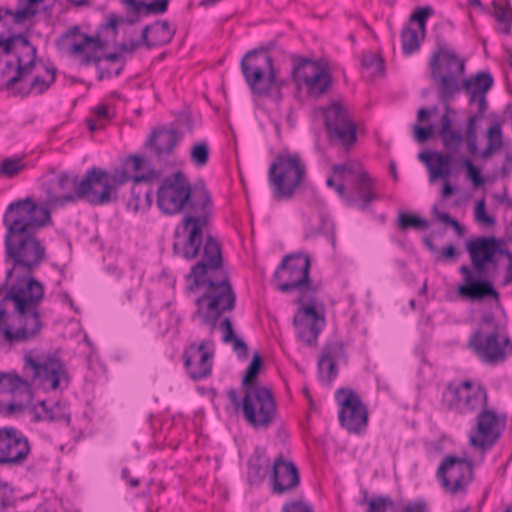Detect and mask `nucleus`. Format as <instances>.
I'll use <instances>...</instances> for the list:
<instances>
[{
    "label": "nucleus",
    "mask_w": 512,
    "mask_h": 512,
    "mask_svg": "<svg viewBox=\"0 0 512 512\" xmlns=\"http://www.w3.org/2000/svg\"><path fill=\"white\" fill-rule=\"evenodd\" d=\"M43 0H18L19 8L14 14V23L21 24L37 13V5Z\"/></svg>",
    "instance_id": "nucleus-42"
},
{
    "label": "nucleus",
    "mask_w": 512,
    "mask_h": 512,
    "mask_svg": "<svg viewBox=\"0 0 512 512\" xmlns=\"http://www.w3.org/2000/svg\"><path fill=\"white\" fill-rule=\"evenodd\" d=\"M505 427L506 416L497 414L485 406L479 409L475 431L470 435L469 442L481 451L491 449L502 436Z\"/></svg>",
    "instance_id": "nucleus-17"
},
{
    "label": "nucleus",
    "mask_w": 512,
    "mask_h": 512,
    "mask_svg": "<svg viewBox=\"0 0 512 512\" xmlns=\"http://www.w3.org/2000/svg\"><path fill=\"white\" fill-rule=\"evenodd\" d=\"M291 60L293 63L291 73L297 85H304V83L321 68V65L317 61L309 58L293 55Z\"/></svg>",
    "instance_id": "nucleus-32"
},
{
    "label": "nucleus",
    "mask_w": 512,
    "mask_h": 512,
    "mask_svg": "<svg viewBox=\"0 0 512 512\" xmlns=\"http://www.w3.org/2000/svg\"><path fill=\"white\" fill-rule=\"evenodd\" d=\"M269 470L270 463L265 456L257 455L248 461V477L250 482L262 481Z\"/></svg>",
    "instance_id": "nucleus-38"
},
{
    "label": "nucleus",
    "mask_w": 512,
    "mask_h": 512,
    "mask_svg": "<svg viewBox=\"0 0 512 512\" xmlns=\"http://www.w3.org/2000/svg\"><path fill=\"white\" fill-rule=\"evenodd\" d=\"M93 117L86 120L87 127L91 132L105 128L112 116L106 104H99L92 109Z\"/></svg>",
    "instance_id": "nucleus-39"
},
{
    "label": "nucleus",
    "mask_w": 512,
    "mask_h": 512,
    "mask_svg": "<svg viewBox=\"0 0 512 512\" xmlns=\"http://www.w3.org/2000/svg\"><path fill=\"white\" fill-rule=\"evenodd\" d=\"M467 346L482 363L492 366L504 363L512 355V340L491 312L482 316Z\"/></svg>",
    "instance_id": "nucleus-7"
},
{
    "label": "nucleus",
    "mask_w": 512,
    "mask_h": 512,
    "mask_svg": "<svg viewBox=\"0 0 512 512\" xmlns=\"http://www.w3.org/2000/svg\"><path fill=\"white\" fill-rule=\"evenodd\" d=\"M350 194L358 199L356 207L360 210L367 209L369 204L376 199L372 178L366 172H359Z\"/></svg>",
    "instance_id": "nucleus-31"
},
{
    "label": "nucleus",
    "mask_w": 512,
    "mask_h": 512,
    "mask_svg": "<svg viewBox=\"0 0 512 512\" xmlns=\"http://www.w3.org/2000/svg\"><path fill=\"white\" fill-rule=\"evenodd\" d=\"M359 504L367 506L366 512H385L388 506L393 505V501L391 498L384 496H375L367 499V492H365V496L359 501Z\"/></svg>",
    "instance_id": "nucleus-45"
},
{
    "label": "nucleus",
    "mask_w": 512,
    "mask_h": 512,
    "mask_svg": "<svg viewBox=\"0 0 512 512\" xmlns=\"http://www.w3.org/2000/svg\"><path fill=\"white\" fill-rule=\"evenodd\" d=\"M426 502L424 500H417L409 502L403 509V512H426Z\"/></svg>",
    "instance_id": "nucleus-61"
},
{
    "label": "nucleus",
    "mask_w": 512,
    "mask_h": 512,
    "mask_svg": "<svg viewBox=\"0 0 512 512\" xmlns=\"http://www.w3.org/2000/svg\"><path fill=\"white\" fill-rule=\"evenodd\" d=\"M436 476L446 491L456 494L472 480L473 466L464 458L447 455L441 461Z\"/></svg>",
    "instance_id": "nucleus-19"
},
{
    "label": "nucleus",
    "mask_w": 512,
    "mask_h": 512,
    "mask_svg": "<svg viewBox=\"0 0 512 512\" xmlns=\"http://www.w3.org/2000/svg\"><path fill=\"white\" fill-rule=\"evenodd\" d=\"M297 337L308 346H314L325 326V317L320 314L313 304L302 306L293 318Z\"/></svg>",
    "instance_id": "nucleus-24"
},
{
    "label": "nucleus",
    "mask_w": 512,
    "mask_h": 512,
    "mask_svg": "<svg viewBox=\"0 0 512 512\" xmlns=\"http://www.w3.org/2000/svg\"><path fill=\"white\" fill-rule=\"evenodd\" d=\"M39 406L42 409V413L35 414L36 421H48V422H59L65 421L69 423L70 417L63 411L60 403L55 402L48 406L46 401H40Z\"/></svg>",
    "instance_id": "nucleus-35"
},
{
    "label": "nucleus",
    "mask_w": 512,
    "mask_h": 512,
    "mask_svg": "<svg viewBox=\"0 0 512 512\" xmlns=\"http://www.w3.org/2000/svg\"><path fill=\"white\" fill-rule=\"evenodd\" d=\"M433 14V9L429 6L418 8L410 16L411 21L418 23L419 27L424 30L427 19Z\"/></svg>",
    "instance_id": "nucleus-52"
},
{
    "label": "nucleus",
    "mask_w": 512,
    "mask_h": 512,
    "mask_svg": "<svg viewBox=\"0 0 512 512\" xmlns=\"http://www.w3.org/2000/svg\"><path fill=\"white\" fill-rule=\"evenodd\" d=\"M214 342L205 339L198 345L191 343L183 353L184 365L191 378L203 379L211 374Z\"/></svg>",
    "instance_id": "nucleus-21"
},
{
    "label": "nucleus",
    "mask_w": 512,
    "mask_h": 512,
    "mask_svg": "<svg viewBox=\"0 0 512 512\" xmlns=\"http://www.w3.org/2000/svg\"><path fill=\"white\" fill-rule=\"evenodd\" d=\"M433 134V129L431 126L422 127L420 125L414 126V138L416 141L423 143L427 141Z\"/></svg>",
    "instance_id": "nucleus-57"
},
{
    "label": "nucleus",
    "mask_w": 512,
    "mask_h": 512,
    "mask_svg": "<svg viewBox=\"0 0 512 512\" xmlns=\"http://www.w3.org/2000/svg\"><path fill=\"white\" fill-rule=\"evenodd\" d=\"M169 0H153L150 3H145V14H163L168 9Z\"/></svg>",
    "instance_id": "nucleus-53"
},
{
    "label": "nucleus",
    "mask_w": 512,
    "mask_h": 512,
    "mask_svg": "<svg viewBox=\"0 0 512 512\" xmlns=\"http://www.w3.org/2000/svg\"><path fill=\"white\" fill-rule=\"evenodd\" d=\"M332 171L340 180H343L346 174L355 175L356 178L359 172H364L361 169L360 164L356 161H347L343 164H336L332 167Z\"/></svg>",
    "instance_id": "nucleus-49"
},
{
    "label": "nucleus",
    "mask_w": 512,
    "mask_h": 512,
    "mask_svg": "<svg viewBox=\"0 0 512 512\" xmlns=\"http://www.w3.org/2000/svg\"><path fill=\"white\" fill-rule=\"evenodd\" d=\"M459 256V252L456 251L453 244L446 245L441 252V255L438 256L436 259L437 261L441 259H456Z\"/></svg>",
    "instance_id": "nucleus-60"
},
{
    "label": "nucleus",
    "mask_w": 512,
    "mask_h": 512,
    "mask_svg": "<svg viewBox=\"0 0 512 512\" xmlns=\"http://www.w3.org/2000/svg\"><path fill=\"white\" fill-rule=\"evenodd\" d=\"M32 402V387L26 378L16 372H0V413L5 416L23 413L32 408Z\"/></svg>",
    "instance_id": "nucleus-14"
},
{
    "label": "nucleus",
    "mask_w": 512,
    "mask_h": 512,
    "mask_svg": "<svg viewBox=\"0 0 512 512\" xmlns=\"http://www.w3.org/2000/svg\"><path fill=\"white\" fill-rule=\"evenodd\" d=\"M322 357L337 362L345 358V348L341 341L327 343L322 351Z\"/></svg>",
    "instance_id": "nucleus-48"
},
{
    "label": "nucleus",
    "mask_w": 512,
    "mask_h": 512,
    "mask_svg": "<svg viewBox=\"0 0 512 512\" xmlns=\"http://www.w3.org/2000/svg\"><path fill=\"white\" fill-rule=\"evenodd\" d=\"M325 126L331 138L337 139L344 146H351L356 141V126L347 110L338 103L324 109Z\"/></svg>",
    "instance_id": "nucleus-22"
},
{
    "label": "nucleus",
    "mask_w": 512,
    "mask_h": 512,
    "mask_svg": "<svg viewBox=\"0 0 512 512\" xmlns=\"http://www.w3.org/2000/svg\"><path fill=\"white\" fill-rule=\"evenodd\" d=\"M151 27V43L154 46H163L170 43L175 34V28H171L168 21H155Z\"/></svg>",
    "instance_id": "nucleus-36"
},
{
    "label": "nucleus",
    "mask_w": 512,
    "mask_h": 512,
    "mask_svg": "<svg viewBox=\"0 0 512 512\" xmlns=\"http://www.w3.org/2000/svg\"><path fill=\"white\" fill-rule=\"evenodd\" d=\"M262 367V358L258 352L254 353L252 360L245 370V375L242 379V390L246 391L250 388H265L257 382V377Z\"/></svg>",
    "instance_id": "nucleus-37"
},
{
    "label": "nucleus",
    "mask_w": 512,
    "mask_h": 512,
    "mask_svg": "<svg viewBox=\"0 0 512 512\" xmlns=\"http://www.w3.org/2000/svg\"><path fill=\"white\" fill-rule=\"evenodd\" d=\"M512 172V151L508 150L505 154V160L500 169L501 178H509Z\"/></svg>",
    "instance_id": "nucleus-59"
},
{
    "label": "nucleus",
    "mask_w": 512,
    "mask_h": 512,
    "mask_svg": "<svg viewBox=\"0 0 512 512\" xmlns=\"http://www.w3.org/2000/svg\"><path fill=\"white\" fill-rule=\"evenodd\" d=\"M128 174L131 178L127 182L133 180V183L130 190L131 198L126 203L127 209L134 213L148 210L152 204V189L146 183L151 181L153 173L140 176Z\"/></svg>",
    "instance_id": "nucleus-27"
},
{
    "label": "nucleus",
    "mask_w": 512,
    "mask_h": 512,
    "mask_svg": "<svg viewBox=\"0 0 512 512\" xmlns=\"http://www.w3.org/2000/svg\"><path fill=\"white\" fill-rule=\"evenodd\" d=\"M492 85L493 77L489 72H479L476 74L475 80L465 83V93L469 97V102H476L478 105V112L468 118L466 135H477L476 122L483 118L487 110L486 93L491 89Z\"/></svg>",
    "instance_id": "nucleus-23"
},
{
    "label": "nucleus",
    "mask_w": 512,
    "mask_h": 512,
    "mask_svg": "<svg viewBox=\"0 0 512 512\" xmlns=\"http://www.w3.org/2000/svg\"><path fill=\"white\" fill-rule=\"evenodd\" d=\"M58 43L69 51L73 57H80V63L83 66L90 64L99 65L101 58L98 52L104 48L99 37L81 34L79 28L74 26L65 32Z\"/></svg>",
    "instance_id": "nucleus-18"
},
{
    "label": "nucleus",
    "mask_w": 512,
    "mask_h": 512,
    "mask_svg": "<svg viewBox=\"0 0 512 512\" xmlns=\"http://www.w3.org/2000/svg\"><path fill=\"white\" fill-rule=\"evenodd\" d=\"M156 203L165 215L172 216L185 212L181 225L188 231V235L182 244L173 243V252L186 260L194 259L199 254L203 229L208 224L212 209V200L207 188L204 185L192 187L185 173L175 171L160 180Z\"/></svg>",
    "instance_id": "nucleus-3"
},
{
    "label": "nucleus",
    "mask_w": 512,
    "mask_h": 512,
    "mask_svg": "<svg viewBox=\"0 0 512 512\" xmlns=\"http://www.w3.org/2000/svg\"><path fill=\"white\" fill-rule=\"evenodd\" d=\"M188 281L187 289L194 295L197 308L193 317L199 320L200 325L208 327L210 334L219 328L222 341L231 344L238 357L246 358L247 344L235 335L230 318L222 317L226 311L234 309L236 295L223 266L220 245L212 236L206 237L202 259L192 266Z\"/></svg>",
    "instance_id": "nucleus-2"
},
{
    "label": "nucleus",
    "mask_w": 512,
    "mask_h": 512,
    "mask_svg": "<svg viewBox=\"0 0 512 512\" xmlns=\"http://www.w3.org/2000/svg\"><path fill=\"white\" fill-rule=\"evenodd\" d=\"M24 168V164L21 159L14 158H6L0 164V175L12 178L16 176L22 169Z\"/></svg>",
    "instance_id": "nucleus-50"
},
{
    "label": "nucleus",
    "mask_w": 512,
    "mask_h": 512,
    "mask_svg": "<svg viewBox=\"0 0 512 512\" xmlns=\"http://www.w3.org/2000/svg\"><path fill=\"white\" fill-rule=\"evenodd\" d=\"M271 486L274 494H284L294 490L300 483L299 472L292 461H286L280 454L271 467Z\"/></svg>",
    "instance_id": "nucleus-25"
},
{
    "label": "nucleus",
    "mask_w": 512,
    "mask_h": 512,
    "mask_svg": "<svg viewBox=\"0 0 512 512\" xmlns=\"http://www.w3.org/2000/svg\"><path fill=\"white\" fill-rule=\"evenodd\" d=\"M362 66L365 70L370 71L369 76H381L384 71L383 60L374 53H368L362 57Z\"/></svg>",
    "instance_id": "nucleus-47"
},
{
    "label": "nucleus",
    "mask_w": 512,
    "mask_h": 512,
    "mask_svg": "<svg viewBox=\"0 0 512 512\" xmlns=\"http://www.w3.org/2000/svg\"><path fill=\"white\" fill-rule=\"evenodd\" d=\"M475 217L478 221H482L487 225L494 224V219L486 213L484 200H480L477 203Z\"/></svg>",
    "instance_id": "nucleus-56"
},
{
    "label": "nucleus",
    "mask_w": 512,
    "mask_h": 512,
    "mask_svg": "<svg viewBox=\"0 0 512 512\" xmlns=\"http://www.w3.org/2000/svg\"><path fill=\"white\" fill-rule=\"evenodd\" d=\"M488 144L481 152L483 159H489L492 154L499 150L503 145L502 131L499 125H494L487 130Z\"/></svg>",
    "instance_id": "nucleus-41"
},
{
    "label": "nucleus",
    "mask_w": 512,
    "mask_h": 512,
    "mask_svg": "<svg viewBox=\"0 0 512 512\" xmlns=\"http://www.w3.org/2000/svg\"><path fill=\"white\" fill-rule=\"evenodd\" d=\"M306 167L299 154L282 152L270 165L268 180L277 199L291 198L301 185Z\"/></svg>",
    "instance_id": "nucleus-10"
},
{
    "label": "nucleus",
    "mask_w": 512,
    "mask_h": 512,
    "mask_svg": "<svg viewBox=\"0 0 512 512\" xmlns=\"http://www.w3.org/2000/svg\"><path fill=\"white\" fill-rule=\"evenodd\" d=\"M494 17L497 22L503 23L504 26L499 29L503 34H511L512 24V6L509 0H493Z\"/></svg>",
    "instance_id": "nucleus-34"
},
{
    "label": "nucleus",
    "mask_w": 512,
    "mask_h": 512,
    "mask_svg": "<svg viewBox=\"0 0 512 512\" xmlns=\"http://www.w3.org/2000/svg\"><path fill=\"white\" fill-rule=\"evenodd\" d=\"M418 159L423 162L429 171V182L446 179L451 175L452 157L442 152H421Z\"/></svg>",
    "instance_id": "nucleus-28"
},
{
    "label": "nucleus",
    "mask_w": 512,
    "mask_h": 512,
    "mask_svg": "<svg viewBox=\"0 0 512 512\" xmlns=\"http://www.w3.org/2000/svg\"><path fill=\"white\" fill-rule=\"evenodd\" d=\"M140 43V46H146L147 48L155 47L154 44L151 43V27L150 25L145 26L142 29L141 37L137 40Z\"/></svg>",
    "instance_id": "nucleus-62"
},
{
    "label": "nucleus",
    "mask_w": 512,
    "mask_h": 512,
    "mask_svg": "<svg viewBox=\"0 0 512 512\" xmlns=\"http://www.w3.org/2000/svg\"><path fill=\"white\" fill-rule=\"evenodd\" d=\"M335 191L337 192V194L346 202L347 205H356L358 204V199L354 196H351V194L347 193L346 192V189L344 187V184L341 182V183H338L336 186H335Z\"/></svg>",
    "instance_id": "nucleus-58"
},
{
    "label": "nucleus",
    "mask_w": 512,
    "mask_h": 512,
    "mask_svg": "<svg viewBox=\"0 0 512 512\" xmlns=\"http://www.w3.org/2000/svg\"><path fill=\"white\" fill-rule=\"evenodd\" d=\"M487 405V393L482 386L471 381L450 382L442 392L441 406L447 411L468 414Z\"/></svg>",
    "instance_id": "nucleus-13"
},
{
    "label": "nucleus",
    "mask_w": 512,
    "mask_h": 512,
    "mask_svg": "<svg viewBox=\"0 0 512 512\" xmlns=\"http://www.w3.org/2000/svg\"><path fill=\"white\" fill-rule=\"evenodd\" d=\"M318 372L322 382L330 383L336 378L338 373L336 362L321 356L318 360Z\"/></svg>",
    "instance_id": "nucleus-46"
},
{
    "label": "nucleus",
    "mask_w": 512,
    "mask_h": 512,
    "mask_svg": "<svg viewBox=\"0 0 512 512\" xmlns=\"http://www.w3.org/2000/svg\"><path fill=\"white\" fill-rule=\"evenodd\" d=\"M466 251L471 260V267L461 265L459 272L463 277V283L457 287L459 298L470 302H482L492 298L500 301V293L496 290L491 280L486 277L488 266L497 267L495 256L503 255L508 259L505 267L503 285L512 283V252L503 248L500 241L494 237H478L466 242Z\"/></svg>",
    "instance_id": "nucleus-5"
},
{
    "label": "nucleus",
    "mask_w": 512,
    "mask_h": 512,
    "mask_svg": "<svg viewBox=\"0 0 512 512\" xmlns=\"http://www.w3.org/2000/svg\"><path fill=\"white\" fill-rule=\"evenodd\" d=\"M402 50L406 55H410L419 49L418 32L410 27L403 28L401 32Z\"/></svg>",
    "instance_id": "nucleus-44"
},
{
    "label": "nucleus",
    "mask_w": 512,
    "mask_h": 512,
    "mask_svg": "<svg viewBox=\"0 0 512 512\" xmlns=\"http://www.w3.org/2000/svg\"><path fill=\"white\" fill-rule=\"evenodd\" d=\"M332 85V76L326 68H321L304 83L310 96L319 97L328 92Z\"/></svg>",
    "instance_id": "nucleus-33"
},
{
    "label": "nucleus",
    "mask_w": 512,
    "mask_h": 512,
    "mask_svg": "<svg viewBox=\"0 0 512 512\" xmlns=\"http://www.w3.org/2000/svg\"><path fill=\"white\" fill-rule=\"evenodd\" d=\"M463 165L466 168L467 177L471 180L475 187H480L484 184V179L480 175V172L477 167L472 163V161L468 158L463 160Z\"/></svg>",
    "instance_id": "nucleus-51"
},
{
    "label": "nucleus",
    "mask_w": 512,
    "mask_h": 512,
    "mask_svg": "<svg viewBox=\"0 0 512 512\" xmlns=\"http://www.w3.org/2000/svg\"><path fill=\"white\" fill-rule=\"evenodd\" d=\"M30 451L29 440L20 430L14 427L0 428V465L20 466Z\"/></svg>",
    "instance_id": "nucleus-20"
},
{
    "label": "nucleus",
    "mask_w": 512,
    "mask_h": 512,
    "mask_svg": "<svg viewBox=\"0 0 512 512\" xmlns=\"http://www.w3.org/2000/svg\"><path fill=\"white\" fill-rule=\"evenodd\" d=\"M130 178L125 168L110 174L92 167L81 180L75 173L61 172L46 188L47 202L57 207L83 199L91 205H107L118 200V189Z\"/></svg>",
    "instance_id": "nucleus-4"
},
{
    "label": "nucleus",
    "mask_w": 512,
    "mask_h": 512,
    "mask_svg": "<svg viewBox=\"0 0 512 512\" xmlns=\"http://www.w3.org/2000/svg\"><path fill=\"white\" fill-rule=\"evenodd\" d=\"M210 156V148L207 141L202 140L194 143L190 149V160L196 167H204Z\"/></svg>",
    "instance_id": "nucleus-43"
},
{
    "label": "nucleus",
    "mask_w": 512,
    "mask_h": 512,
    "mask_svg": "<svg viewBox=\"0 0 512 512\" xmlns=\"http://www.w3.org/2000/svg\"><path fill=\"white\" fill-rule=\"evenodd\" d=\"M182 137V133L177 129L159 126L151 131L145 144L153 155L161 160L174 152Z\"/></svg>",
    "instance_id": "nucleus-26"
},
{
    "label": "nucleus",
    "mask_w": 512,
    "mask_h": 512,
    "mask_svg": "<svg viewBox=\"0 0 512 512\" xmlns=\"http://www.w3.org/2000/svg\"><path fill=\"white\" fill-rule=\"evenodd\" d=\"M241 71L253 94L267 96L276 84L273 59L266 49L248 51L241 59Z\"/></svg>",
    "instance_id": "nucleus-11"
},
{
    "label": "nucleus",
    "mask_w": 512,
    "mask_h": 512,
    "mask_svg": "<svg viewBox=\"0 0 512 512\" xmlns=\"http://www.w3.org/2000/svg\"><path fill=\"white\" fill-rule=\"evenodd\" d=\"M397 227L402 231L407 229L425 230L429 227V222L416 214L401 212L397 218Z\"/></svg>",
    "instance_id": "nucleus-40"
},
{
    "label": "nucleus",
    "mask_w": 512,
    "mask_h": 512,
    "mask_svg": "<svg viewBox=\"0 0 512 512\" xmlns=\"http://www.w3.org/2000/svg\"><path fill=\"white\" fill-rule=\"evenodd\" d=\"M37 57L36 47L22 34L4 36L0 34V62L5 61L2 76L6 78L5 89H11L29 76Z\"/></svg>",
    "instance_id": "nucleus-8"
},
{
    "label": "nucleus",
    "mask_w": 512,
    "mask_h": 512,
    "mask_svg": "<svg viewBox=\"0 0 512 512\" xmlns=\"http://www.w3.org/2000/svg\"><path fill=\"white\" fill-rule=\"evenodd\" d=\"M281 512H314L310 504L304 501H292L283 505Z\"/></svg>",
    "instance_id": "nucleus-54"
},
{
    "label": "nucleus",
    "mask_w": 512,
    "mask_h": 512,
    "mask_svg": "<svg viewBox=\"0 0 512 512\" xmlns=\"http://www.w3.org/2000/svg\"><path fill=\"white\" fill-rule=\"evenodd\" d=\"M340 406L339 422L349 433L361 434L368 424V411L359 395L349 388H340L335 392Z\"/></svg>",
    "instance_id": "nucleus-16"
},
{
    "label": "nucleus",
    "mask_w": 512,
    "mask_h": 512,
    "mask_svg": "<svg viewBox=\"0 0 512 512\" xmlns=\"http://www.w3.org/2000/svg\"><path fill=\"white\" fill-rule=\"evenodd\" d=\"M124 22L128 23V24H133L135 22V20L134 19L124 18V17H118L115 14H111L108 17L107 23L105 25H103V27L111 29L112 32H113V35H116L117 32H118L117 31L118 24L124 23Z\"/></svg>",
    "instance_id": "nucleus-55"
},
{
    "label": "nucleus",
    "mask_w": 512,
    "mask_h": 512,
    "mask_svg": "<svg viewBox=\"0 0 512 512\" xmlns=\"http://www.w3.org/2000/svg\"><path fill=\"white\" fill-rule=\"evenodd\" d=\"M310 266V258L304 253L284 256L273 275L276 289L285 294L298 292L296 303L312 301L315 288L310 281Z\"/></svg>",
    "instance_id": "nucleus-9"
},
{
    "label": "nucleus",
    "mask_w": 512,
    "mask_h": 512,
    "mask_svg": "<svg viewBox=\"0 0 512 512\" xmlns=\"http://www.w3.org/2000/svg\"><path fill=\"white\" fill-rule=\"evenodd\" d=\"M432 214L435 219L446 225H449L453 219L448 213L439 211L436 205L432 207Z\"/></svg>",
    "instance_id": "nucleus-64"
},
{
    "label": "nucleus",
    "mask_w": 512,
    "mask_h": 512,
    "mask_svg": "<svg viewBox=\"0 0 512 512\" xmlns=\"http://www.w3.org/2000/svg\"><path fill=\"white\" fill-rule=\"evenodd\" d=\"M23 372L31 382L48 385L52 390L66 388L69 384L65 365L53 355L38 356L27 351L23 357Z\"/></svg>",
    "instance_id": "nucleus-12"
},
{
    "label": "nucleus",
    "mask_w": 512,
    "mask_h": 512,
    "mask_svg": "<svg viewBox=\"0 0 512 512\" xmlns=\"http://www.w3.org/2000/svg\"><path fill=\"white\" fill-rule=\"evenodd\" d=\"M242 412L246 422L255 429L268 428L276 418V402L272 391L265 388H250L243 391Z\"/></svg>",
    "instance_id": "nucleus-15"
},
{
    "label": "nucleus",
    "mask_w": 512,
    "mask_h": 512,
    "mask_svg": "<svg viewBox=\"0 0 512 512\" xmlns=\"http://www.w3.org/2000/svg\"><path fill=\"white\" fill-rule=\"evenodd\" d=\"M10 490L9 494L3 493L0 494V508L2 511H5L7 508L14 506L15 499L12 496V490Z\"/></svg>",
    "instance_id": "nucleus-63"
},
{
    "label": "nucleus",
    "mask_w": 512,
    "mask_h": 512,
    "mask_svg": "<svg viewBox=\"0 0 512 512\" xmlns=\"http://www.w3.org/2000/svg\"><path fill=\"white\" fill-rule=\"evenodd\" d=\"M55 81V70L46 69V77L43 76H35L29 85H23L22 82L16 84L13 88L8 89L12 92L14 96H20L22 98L27 97L28 95L34 93L36 95H41L45 91L49 89V87Z\"/></svg>",
    "instance_id": "nucleus-30"
},
{
    "label": "nucleus",
    "mask_w": 512,
    "mask_h": 512,
    "mask_svg": "<svg viewBox=\"0 0 512 512\" xmlns=\"http://www.w3.org/2000/svg\"><path fill=\"white\" fill-rule=\"evenodd\" d=\"M431 77L437 85L439 101L450 110V102L462 90L465 91V83L476 79L474 77L462 79L465 73V63L458 55L440 45L429 59Z\"/></svg>",
    "instance_id": "nucleus-6"
},
{
    "label": "nucleus",
    "mask_w": 512,
    "mask_h": 512,
    "mask_svg": "<svg viewBox=\"0 0 512 512\" xmlns=\"http://www.w3.org/2000/svg\"><path fill=\"white\" fill-rule=\"evenodd\" d=\"M2 222L4 262L11 266L0 285V334L13 345L34 339L43 327L39 305L45 289L34 274L47 258L38 233L52 220L47 207L26 197L8 205Z\"/></svg>",
    "instance_id": "nucleus-1"
},
{
    "label": "nucleus",
    "mask_w": 512,
    "mask_h": 512,
    "mask_svg": "<svg viewBox=\"0 0 512 512\" xmlns=\"http://www.w3.org/2000/svg\"><path fill=\"white\" fill-rule=\"evenodd\" d=\"M452 115H455V110L450 106V110H446L441 116V127L438 130V135L442 140L443 146L446 149L445 154L452 157V153H456L463 143V135L458 130L452 129Z\"/></svg>",
    "instance_id": "nucleus-29"
}]
</instances>
